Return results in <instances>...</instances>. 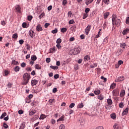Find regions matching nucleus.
<instances>
[{
    "instance_id": "nucleus-1",
    "label": "nucleus",
    "mask_w": 129,
    "mask_h": 129,
    "mask_svg": "<svg viewBox=\"0 0 129 129\" xmlns=\"http://www.w3.org/2000/svg\"><path fill=\"white\" fill-rule=\"evenodd\" d=\"M23 81L21 83L22 85H27L29 83L30 79H31V76L28 73H25L23 75Z\"/></svg>"
},
{
    "instance_id": "nucleus-2",
    "label": "nucleus",
    "mask_w": 129,
    "mask_h": 129,
    "mask_svg": "<svg viewBox=\"0 0 129 129\" xmlns=\"http://www.w3.org/2000/svg\"><path fill=\"white\" fill-rule=\"evenodd\" d=\"M112 21L113 25H115V26H117V27H118L120 25V20L118 19H116V16H115V15H113Z\"/></svg>"
},
{
    "instance_id": "nucleus-3",
    "label": "nucleus",
    "mask_w": 129,
    "mask_h": 129,
    "mask_svg": "<svg viewBox=\"0 0 129 129\" xmlns=\"http://www.w3.org/2000/svg\"><path fill=\"white\" fill-rule=\"evenodd\" d=\"M81 51V49H80V47H76L72 49L71 52L73 55H77V54H79V53H80Z\"/></svg>"
},
{
    "instance_id": "nucleus-4",
    "label": "nucleus",
    "mask_w": 129,
    "mask_h": 129,
    "mask_svg": "<svg viewBox=\"0 0 129 129\" xmlns=\"http://www.w3.org/2000/svg\"><path fill=\"white\" fill-rule=\"evenodd\" d=\"M90 30H91V25H88L85 29V33L87 36L89 34V32H90Z\"/></svg>"
},
{
    "instance_id": "nucleus-5",
    "label": "nucleus",
    "mask_w": 129,
    "mask_h": 129,
    "mask_svg": "<svg viewBox=\"0 0 129 129\" xmlns=\"http://www.w3.org/2000/svg\"><path fill=\"white\" fill-rule=\"evenodd\" d=\"M112 94L114 96H117V95H118V94H119V90L117 89L113 90Z\"/></svg>"
},
{
    "instance_id": "nucleus-6",
    "label": "nucleus",
    "mask_w": 129,
    "mask_h": 129,
    "mask_svg": "<svg viewBox=\"0 0 129 129\" xmlns=\"http://www.w3.org/2000/svg\"><path fill=\"white\" fill-rule=\"evenodd\" d=\"M15 10L16 13H21V6L20 5H16Z\"/></svg>"
},
{
    "instance_id": "nucleus-7",
    "label": "nucleus",
    "mask_w": 129,
    "mask_h": 129,
    "mask_svg": "<svg viewBox=\"0 0 129 129\" xmlns=\"http://www.w3.org/2000/svg\"><path fill=\"white\" fill-rule=\"evenodd\" d=\"M124 80V78L123 76L119 77L117 80H115V82H120L121 81H123Z\"/></svg>"
},
{
    "instance_id": "nucleus-8",
    "label": "nucleus",
    "mask_w": 129,
    "mask_h": 129,
    "mask_svg": "<svg viewBox=\"0 0 129 129\" xmlns=\"http://www.w3.org/2000/svg\"><path fill=\"white\" fill-rule=\"evenodd\" d=\"M36 31H37L38 32H41L43 31V28H42V26H41V25L40 24L37 25L36 27Z\"/></svg>"
},
{
    "instance_id": "nucleus-9",
    "label": "nucleus",
    "mask_w": 129,
    "mask_h": 129,
    "mask_svg": "<svg viewBox=\"0 0 129 129\" xmlns=\"http://www.w3.org/2000/svg\"><path fill=\"white\" fill-rule=\"evenodd\" d=\"M37 111L35 110H34L33 109H31L29 111V115H34V114L36 113Z\"/></svg>"
},
{
    "instance_id": "nucleus-10",
    "label": "nucleus",
    "mask_w": 129,
    "mask_h": 129,
    "mask_svg": "<svg viewBox=\"0 0 129 129\" xmlns=\"http://www.w3.org/2000/svg\"><path fill=\"white\" fill-rule=\"evenodd\" d=\"M38 84V80H32L31 81V85L32 86H35V85H37Z\"/></svg>"
},
{
    "instance_id": "nucleus-11",
    "label": "nucleus",
    "mask_w": 129,
    "mask_h": 129,
    "mask_svg": "<svg viewBox=\"0 0 129 129\" xmlns=\"http://www.w3.org/2000/svg\"><path fill=\"white\" fill-rule=\"evenodd\" d=\"M127 113H128V108H126L125 110L122 112V115H125Z\"/></svg>"
},
{
    "instance_id": "nucleus-12",
    "label": "nucleus",
    "mask_w": 129,
    "mask_h": 129,
    "mask_svg": "<svg viewBox=\"0 0 129 129\" xmlns=\"http://www.w3.org/2000/svg\"><path fill=\"white\" fill-rule=\"evenodd\" d=\"M64 118H65V116L62 115L57 120V122H58V121H64Z\"/></svg>"
},
{
    "instance_id": "nucleus-13",
    "label": "nucleus",
    "mask_w": 129,
    "mask_h": 129,
    "mask_svg": "<svg viewBox=\"0 0 129 129\" xmlns=\"http://www.w3.org/2000/svg\"><path fill=\"white\" fill-rule=\"evenodd\" d=\"M84 60L85 62H87V61H89L90 60V56H89V55L85 56Z\"/></svg>"
},
{
    "instance_id": "nucleus-14",
    "label": "nucleus",
    "mask_w": 129,
    "mask_h": 129,
    "mask_svg": "<svg viewBox=\"0 0 129 129\" xmlns=\"http://www.w3.org/2000/svg\"><path fill=\"white\" fill-rule=\"evenodd\" d=\"M125 95V91L124 90H121L120 93V97H123V96Z\"/></svg>"
},
{
    "instance_id": "nucleus-15",
    "label": "nucleus",
    "mask_w": 129,
    "mask_h": 129,
    "mask_svg": "<svg viewBox=\"0 0 129 129\" xmlns=\"http://www.w3.org/2000/svg\"><path fill=\"white\" fill-rule=\"evenodd\" d=\"M97 97H98V99H99V100H103V99H104V97L101 94L98 95Z\"/></svg>"
},
{
    "instance_id": "nucleus-16",
    "label": "nucleus",
    "mask_w": 129,
    "mask_h": 129,
    "mask_svg": "<svg viewBox=\"0 0 129 129\" xmlns=\"http://www.w3.org/2000/svg\"><path fill=\"white\" fill-rule=\"evenodd\" d=\"M127 33H129V29L128 28L125 29L122 32L123 35H126V34H127Z\"/></svg>"
},
{
    "instance_id": "nucleus-17",
    "label": "nucleus",
    "mask_w": 129,
    "mask_h": 129,
    "mask_svg": "<svg viewBox=\"0 0 129 129\" xmlns=\"http://www.w3.org/2000/svg\"><path fill=\"white\" fill-rule=\"evenodd\" d=\"M29 35L31 37V38H33L34 36V31L32 30H30L29 32Z\"/></svg>"
},
{
    "instance_id": "nucleus-18",
    "label": "nucleus",
    "mask_w": 129,
    "mask_h": 129,
    "mask_svg": "<svg viewBox=\"0 0 129 129\" xmlns=\"http://www.w3.org/2000/svg\"><path fill=\"white\" fill-rule=\"evenodd\" d=\"M107 103L109 105H111L112 104V100L111 99H108L107 100Z\"/></svg>"
},
{
    "instance_id": "nucleus-19",
    "label": "nucleus",
    "mask_w": 129,
    "mask_h": 129,
    "mask_svg": "<svg viewBox=\"0 0 129 129\" xmlns=\"http://www.w3.org/2000/svg\"><path fill=\"white\" fill-rule=\"evenodd\" d=\"M25 127H26V124H25V123L23 122L21 123L19 129H24Z\"/></svg>"
},
{
    "instance_id": "nucleus-20",
    "label": "nucleus",
    "mask_w": 129,
    "mask_h": 129,
    "mask_svg": "<svg viewBox=\"0 0 129 129\" xmlns=\"http://www.w3.org/2000/svg\"><path fill=\"white\" fill-rule=\"evenodd\" d=\"M49 54H51V53H52L53 54V52H55V47H53V48H50L49 49Z\"/></svg>"
},
{
    "instance_id": "nucleus-21",
    "label": "nucleus",
    "mask_w": 129,
    "mask_h": 129,
    "mask_svg": "<svg viewBox=\"0 0 129 129\" xmlns=\"http://www.w3.org/2000/svg\"><path fill=\"white\" fill-rule=\"evenodd\" d=\"M93 2V0H86L85 4L87 6H88L90 4H91Z\"/></svg>"
},
{
    "instance_id": "nucleus-22",
    "label": "nucleus",
    "mask_w": 129,
    "mask_h": 129,
    "mask_svg": "<svg viewBox=\"0 0 129 129\" xmlns=\"http://www.w3.org/2000/svg\"><path fill=\"white\" fill-rule=\"evenodd\" d=\"M116 86V84L113 83L110 86V89H114Z\"/></svg>"
},
{
    "instance_id": "nucleus-23",
    "label": "nucleus",
    "mask_w": 129,
    "mask_h": 129,
    "mask_svg": "<svg viewBox=\"0 0 129 129\" xmlns=\"http://www.w3.org/2000/svg\"><path fill=\"white\" fill-rule=\"evenodd\" d=\"M31 58L32 61H36L37 60V56L35 55H32Z\"/></svg>"
},
{
    "instance_id": "nucleus-24",
    "label": "nucleus",
    "mask_w": 129,
    "mask_h": 129,
    "mask_svg": "<svg viewBox=\"0 0 129 129\" xmlns=\"http://www.w3.org/2000/svg\"><path fill=\"white\" fill-rule=\"evenodd\" d=\"M109 16V12H106L104 14V19H107V17Z\"/></svg>"
},
{
    "instance_id": "nucleus-25",
    "label": "nucleus",
    "mask_w": 129,
    "mask_h": 129,
    "mask_svg": "<svg viewBox=\"0 0 129 129\" xmlns=\"http://www.w3.org/2000/svg\"><path fill=\"white\" fill-rule=\"evenodd\" d=\"M61 33H66L67 32V29L66 28H62L60 29Z\"/></svg>"
},
{
    "instance_id": "nucleus-26",
    "label": "nucleus",
    "mask_w": 129,
    "mask_h": 129,
    "mask_svg": "<svg viewBox=\"0 0 129 129\" xmlns=\"http://www.w3.org/2000/svg\"><path fill=\"white\" fill-rule=\"evenodd\" d=\"M47 117V116L46 115L42 114L40 115V117L39 118V119H44Z\"/></svg>"
},
{
    "instance_id": "nucleus-27",
    "label": "nucleus",
    "mask_w": 129,
    "mask_h": 129,
    "mask_svg": "<svg viewBox=\"0 0 129 129\" xmlns=\"http://www.w3.org/2000/svg\"><path fill=\"white\" fill-rule=\"evenodd\" d=\"M94 93L96 95H99L100 94V90H97L96 91H94Z\"/></svg>"
},
{
    "instance_id": "nucleus-28",
    "label": "nucleus",
    "mask_w": 129,
    "mask_h": 129,
    "mask_svg": "<svg viewBox=\"0 0 129 129\" xmlns=\"http://www.w3.org/2000/svg\"><path fill=\"white\" fill-rule=\"evenodd\" d=\"M62 42V39L61 38H58L56 41V44H60Z\"/></svg>"
},
{
    "instance_id": "nucleus-29",
    "label": "nucleus",
    "mask_w": 129,
    "mask_h": 129,
    "mask_svg": "<svg viewBox=\"0 0 129 129\" xmlns=\"http://www.w3.org/2000/svg\"><path fill=\"white\" fill-rule=\"evenodd\" d=\"M35 69L40 70H41V66H40V64H37L35 65Z\"/></svg>"
},
{
    "instance_id": "nucleus-30",
    "label": "nucleus",
    "mask_w": 129,
    "mask_h": 129,
    "mask_svg": "<svg viewBox=\"0 0 129 129\" xmlns=\"http://www.w3.org/2000/svg\"><path fill=\"white\" fill-rule=\"evenodd\" d=\"M14 71L15 72H18V71H20V67L16 66L14 68Z\"/></svg>"
},
{
    "instance_id": "nucleus-31",
    "label": "nucleus",
    "mask_w": 129,
    "mask_h": 129,
    "mask_svg": "<svg viewBox=\"0 0 129 129\" xmlns=\"http://www.w3.org/2000/svg\"><path fill=\"white\" fill-rule=\"evenodd\" d=\"M54 101H55V99H50L48 101V103L50 105H52V103H53V102H54Z\"/></svg>"
},
{
    "instance_id": "nucleus-32",
    "label": "nucleus",
    "mask_w": 129,
    "mask_h": 129,
    "mask_svg": "<svg viewBox=\"0 0 129 129\" xmlns=\"http://www.w3.org/2000/svg\"><path fill=\"white\" fill-rule=\"evenodd\" d=\"M12 64L13 65H19V61H15V60H13L12 62Z\"/></svg>"
},
{
    "instance_id": "nucleus-33",
    "label": "nucleus",
    "mask_w": 129,
    "mask_h": 129,
    "mask_svg": "<svg viewBox=\"0 0 129 129\" xmlns=\"http://www.w3.org/2000/svg\"><path fill=\"white\" fill-rule=\"evenodd\" d=\"M50 68H51V69H53V70H57L58 69V67H57V66H50Z\"/></svg>"
},
{
    "instance_id": "nucleus-34",
    "label": "nucleus",
    "mask_w": 129,
    "mask_h": 129,
    "mask_svg": "<svg viewBox=\"0 0 129 129\" xmlns=\"http://www.w3.org/2000/svg\"><path fill=\"white\" fill-rule=\"evenodd\" d=\"M5 116H7V113L6 112H4L2 114V115L0 117L1 119H3Z\"/></svg>"
},
{
    "instance_id": "nucleus-35",
    "label": "nucleus",
    "mask_w": 129,
    "mask_h": 129,
    "mask_svg": "<svg viewBox=\"0 0 129 129\" xmlns=\"http://www.w3.org/2000/svg\"><path fill=\"white\" fill-rule=\"evenodd\" d=\"M4 74H5V76H8V75H9V74H10V71H8V70H5L4 71Z\"/></svg>"
},
{
    "instance_id": "nucleus-36",
    "label": "nucleus",
    "mask_w": 129,
    "mask_h": 129,
    "mask_svg": "<svg viewBox=\"0 0 129 129\" xmlns=\"http://www.w3.org/2000/svg\"><path fill=\"white\" fill-rule=\"evenodd\" d=\"M51 33H52V34H57V33H58V29L55 28L54 30L51 31Z\"/></svg>"
},
{
    "instance_id": "nucleus-37",
    "label": "nucleus",
    "mask_w": 129,
    "mask_h": 129,
    "mask_svg": "<svg viewBox=\"0 0 129 129\" xmlns=\"http://www.w3.org/2000/svg\"><path fill=\"white\" fill-rule=\"evenodd\" d=\"M12 38L13 39H18V33H15L13 35Z\"/></svg>"
},
{
    "instance_id": "nucleus-38",
    "label": "nucleus",
    "mask_w": 129,
    "mask_h": 129,
    "mask_svg": "<svg viewBox=\"0 0 129 129\" xmlns=\"http://www.w3.org/2000/svg\"><path fill=\"white\" fill-rule=\"evenodd\" d=\"M78 106L79 108H82L84 106V105L83 103H81L78 104Z\"/></svg>"
},
{
    "instance_id": "nucleus-39",
    "label": "nucleus",
    "mask_w": 129,
    "mask_h": 129,
    "mask_svg": "<svg viewBox=\"0 0 129 129\" xmlns=\"http://www.w3.org/2000/svg\"><path fill=\"white\" fill-rule=\"evenodd\" d=\"M110 116L113 119L116 118V115H115V114H111Z\"/></svg>"
},
{
    "instance_id": "nucleus-40",
    "label": "nucleus",
    "mask_w": 129,
    "mask_h": 129,
    "mask_svg": "<svg viewBox=\"0 0 129 129\" xmlns=\"http://www.w3.org/2000/svg\"><path fill=\"white\" fill-rule=\"evenodd\" d=\"M89 12H90V9L87 8H86V9L85 10V12L86 14H88V13H89Z\"/></svg>"
},
{
    "instance_id": "nucleus-41",
    "label": "nucleus",
    "mask_w": 129,
    "mask_h": 129,
    "mask_svg": "<svg viewBox=\"0 0 129 129\" xmlns=\"http://www.w3.org/2000/svg\"><path fill=\"white\" fill-rule=\"evenodd\" d=\"M44 16H45V13H41L39 16V18L40 19V20H41V19H42V18H43V17H44Z\"/></svg>"
},
{
    "instance_id": "nucleus-42",
    "label": "nucleus",
    "mask_w": 129,
    "mask_h": 129,
    "mask_svg": "<svg viewBox=\"0 0 129 129\" xmlns=\"http://www.w3.org/2000/svg\"><path fill=\"white\" fill-rule=\"evenodd\" d=\"M123 106H124V104H123V102H121L119 103V107H120V108H123Z\"/></svg>"
},
{
    "instance_id": "nucleus-43",
    "label": "nucleus",
    "mask_w": 129,
    "mask_h": 129,
    "mask_svg": "<svg viewBox=\"0 0 129 129\" xmlns=\"http://www.w3.org/2000/svg\"><path fill=\"white\" fill-rule=\"evenodd\" d=\"M75 21H74V20L73 19L71 20L69 22V25H72V24H75Z\"/></svg>"
},
{
    "instance_id": "nucleus-44",
    "label": "nucleus",
    "mask_w": 129,
    "mask_h": 129,
    "mask_svg": "<svg viewBox=\"0 0 129 129\" xmlns=\"http://www.w3.org/2000/svg\"><path fill=\"white\" fill-rule=\"evenodd\" d=\"M74 106H75V103H72L70 106L69 107L70 108H73V107H74Z\"/></svg>"
},
{
    "instance_id": "nucleus-45",
    "label": "nucleus",
    "mask_w": 129,
    "mask_h": 129,
    "mask_svg": "<svg viewBox=\"0 0 129 129\" xmlns=\"http://www.w3.org/2000/svg\"><path fill=\"white\" fill-rule=\"evenodd\" d=\"M94 67H97V63H93L90 66L91 68H94Z\"/></svg>"
},
{
    "instance_id": "nucleus-46",
    "label": "nucleus",
    "mask_w": 129,
    "mask_h": 129,
    "mask_svg": "<svg viewBox=\"0 0 129 129\" xmlns=\"http://www.w3.org/2000/svg\"><path fill=\"white\" fill-rule=\"evenodd\" d=\"M3 126H4V127L5 128H8V127H9V125H8V124H7V123L6 122H4L3 123Z\"/></svg>"
},
{
    "instance_id": "nucleus-47",
    "label": "nucleus",
    "mask_w": 129,
    "mask_h": 129,
    "mask_svg": "<svg viewBox=\"0 0 129 129\" xmlns=\"http://www.w3.org/2000/svg\"><path fill=\"white\" fill-rule=\"evenodd\" d=\"M87 17H88V14L85 13V14H84L83 19L84 20V19H86V18H87Z\"/></svg>"
},
{
    "instance_id": "nucleus-48",
    "label": "nucleus",
    "mask_w": 129,
    "mask_h": 129,
    "mask_svg": "<svg viewBox=\"0 0 129 129\" xmlns=\"http://www.w3.org/2000/svg\"><path fill=\"white\" fill-rule=\"evenodd\" d=\"M103 2L105 5H108L109 4V0H103Z\"/></svg>"
},
{
    "instance_id": "nucleus-49",
    "label": "nucleus",
    "mask_w": 129,
    "mask_h": 129,
    "mask_svg": "<svg viewBox=\"0 0 129 129\" xmlns=\"http://www.w3.org/2000/svg\"><path fill=\"white\" fill-rule=\"evenodd\" d=\"M59 127V129H65V126L63 124H60Z\"/></svg>"
},
{
    "instance_id": "nucleus-50",
    "label": "nucleus",
    "mask_w": 129,
    "mask_h": 129,
    "mask_svg": "<svg viewBox=\"0 0 129 129\" xmlns=\"http://www.w3.org/2000/svg\"><path fill=\"white\" fill-rule=\"evenodd\" d=\"M101 79H102L103 80H104V82H106L107 80V79H106V78H104V77L103 76L101 77Z\"/></svg>"
},
{
    "instance_id": "nucleus-51",
    "label": "nucleus",
    "mask_w": 129,
    "mask_h": 129,
    "mask_svg": "<svg viewBox=\"0 0 129 129\" xmlns=\"http://www.w3.org/2000/svg\"><path fill=\"white\" fill-rule=\"evenodd\" d=\"M108 39V38H107V37H106L104 38V41H103L104 44H107V43L108 42V40H107Z\"/></svg>"
},
{
    "instance_id": "nucleus-52",
    "label": "nucleus",
    "mask_w": 129,
    "mask_h": 129,
    "mask_svg": "<svg viewBox=\"0 0 129 129\" xmlns=\"http://www.w3.org/2000/svg\"><path fill=\"white\" fill-rule=\"evenodd\" d=\"M67 5V0H63L62 6H66Z\"/></svg>"
},
{
    "instance_id": "nucleus-53",
    "label": "nucleus",
    "mask_w": 129,
    "mask_h": 129,
    "mask_svg": "<svg viewBox=\"0 0 129 129\" xmlns=\"http://www.w3.org/2000/svg\"><path fill=\"white\" fill-rule=\"evenodd\" d=\"M46 63H50L51 62V58H46Z\"/></svg>"
},
{
    "instance_id": "nucleus-54",
    "label": "nucleus",
    "mask_w": 129,
    "mask_h": 129,
    "mask_svg": "<svg viewBox=\"0 0 129 129\" xmlns=\"http://www.w3.org/2000/svg\"><path fill=\"white\" fill-rule=\"evenodd\" d=\"M120 47L121 48H123V49H125V43H122L121 45H120Z\"/></svg>"
},
{
    "instance_id": "nucleus-55",
    "label": "nucleus",
    "mask_w": 129,
    "mask_h": 129,
    "mask_svg": "<svg viewBox=\"0 0 129 129\" xmlns=\"http://www.w3.org/2000/svg\"><path fill=\"white\" fill-rule=\"evenodd\" d=\"M72 15V12L71 11H69L68 14V16L69 18H71V15Z\"/></svg>"
},
{
    "instance_id": "nucleus-56",
    "label": "nucleus",
    "mask_w": 129,
    "mask_h": 129,
    "mask_svg": "<svg viewBox=\"0 0 129 129\" xmlns=\"http://www.w3.org/2000/svg\"><path fill=\"white\" fill-rule=\"evenodd\" d=\"M109 105H108V104H105V107L106 109H107V110L109 109V107H110Z\"/></svg>"
},
{
    "instance_id": "nucleus-57",
    "label": "nucleus",
    "mask_w": 129,
    "mask_h": 129,
    "mask_svg": "<svg viewBox=\"0 0 129 129\" xmlns=\"http://www.w3.org/2000/svg\"><path fill=\"white\" fill-rule=\"evenodd\" d=\"M123 50L122 49H119L117 53H118V55H120L121 53H122Z\"/></svg>"
},
{
    "instance_id": "nucleus-58",
    "label": "nucleus",
    "mask_w": 129,
    "mask_h": 129,
    "mask_svg": "<svg viewBox=\"0 0 129 129\" xmlns=\"http://www.w3.org/2000/svg\"><path fill=\"white\" fill-rule=\"evenodd\" d=\"M32 19H33V16H29L28 17V21H32Z\"/></svg>"
},
{
    "instance_id": "nucleus-59",
    "label": "nucleus",
    "mask_w": 129,
    "mask_h": 129,
    "mask_svg": "<svg viewBox=\"0 0 129 129\" xmlns=\"http://www.w3.org/2000/svg\"><path fill=\"white\" fill-rule=\"evenodd\" d=\"M25 102H26V103H30L31 102V99H26L25 100Z\"/></svg>"
},
{
    "instance_id": "nucleus-60",
    "label": "nucleus",
    "mask_w": 129,
    "mask_h": 129,
    "mask_svg": "<svg viewBox=\"0 0 129 129\" xmlns=\"http://www.w3.org/2000/svg\"><path fill=\"white\" fill-rule=\"evenodd\" d=\"M53 93H56L57 92V88H54L52 90Z\"/></svg>"
},
{
    "instance_id": "nucleus-61",
    "label": "nucleus",
    "mask_w": 129,
    "mask_h": 129,
    "mask_svg": "<svg viewBox=\"0 0 129 129\" xmlns=\"http://www.w3.org/2000/svg\"><path fill=\"white\" fill-rule=\"evenodd\" d=\"M22 27L23 28H27V23H23L22 24Z\"/></svg>"
},
{
    "instance_id": "nucleus-62",
    "label": "nucleus",
    "mask_w": 129,
    "mask_h": 129,
    "mask_svg": "<svg viewBox=\"0 0 129 129\" xmlns=\"http://www.w3.org/2000/svg\"><path fill=\"white\" fill-rule=\"evenodd\" d=\"M59 77V75L56 74L54 76V79H58V78Z\"/></svg>"
},
{
    "instance_id": "nucleus-63",
    "label": "nucleus",
    "mask_w": 129,
    "mask_h": 129,
    "mask_svg": "<svg viewBox=\"0 0 129 129\" xmlns=\"http://www.w3.org/2000/svg\"><path fill=\"white\" fill-rule=\"evenodd\" d=\"M50 26V24L49 23H45L44 25V27L45 28H47L48 27V26Z\"/></svg>"
},
{
    "instance_id": "nucleus-64",
    "label": "nucleus",
    "mask_w": 129,
    "mask_h": 129,
    "mask_svg": "<svg viewBox=\"0 0 129 129\" xmlns=\"http://www.w3.org/2000/svg\"><path fill=\"white\" fill-rule=\"evenodd\" d=\"M126 24H129V17H127L126 19Z\"/></svg>"
}]
</instances>
